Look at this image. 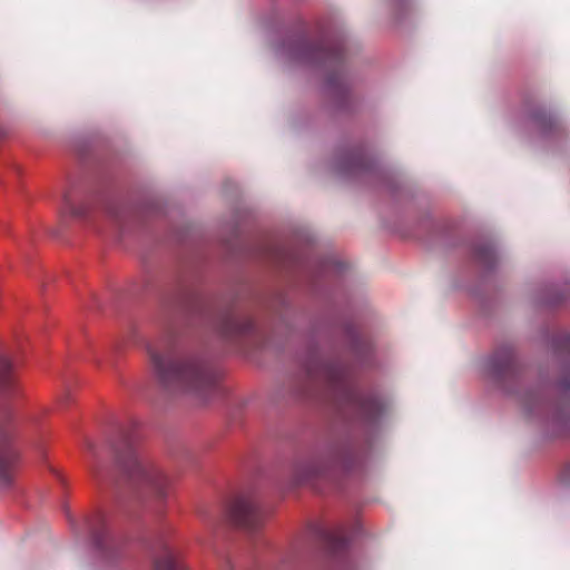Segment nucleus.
I'll list each match as a JSON object with an SVG mask.
<instances>
[{"instance_id":"3","label":"nucleus","mask_w":570,"mask_h":570,"mask_svg":"<svg viewBox=\"0 0 570 570\" xmlns=\"http://www.w3.org/2000/svg\"><path fill=\"white\" fill-rule=\"evenodd\" d=\"M229 518L246 529H256L263 519V513L256 502L248 497H238L233 500L228 509Z\"/></svg>"},{"instance_id":"4","label":"nucleus","mask_w":570,"mask_h":570,"mask_svg":"<svg viewBox=\"0 0 570 570\" xmlns=\"http://www.w3.org/2000/svg\"><path fill=\"white\" fill-rule=\"evenodd\" d=\"M16 459L17 453L9 446L8 439H3L0 442V481L6 485L10 483V475L7 470Z\"/></svg>"},{"instance_id":"6","label":"nucleus","mask_w":570,"mask_h":570,"mask_svg":"<svg viewBox=\"0 0 570 570\" xmlns=\"http://www.w3.org/2000/svg\"><path fill=\"white\" fill-rule=\"evenodd\" d=\"M12 364L6 356L0 358V394H9L13 389Z\"/></svg>"},{"instance_id":"1","label":"nucleus","mask_w":570,"mask_h":570,"mask_svg":"<svg viewBox=\"0 0 570 570\" xmlns=\"http://www.w3.org/2000/svg\"><path fill=\"white\" fill-rule=\"evenodd\" d=\"M148 353L159 383L169 393L203 396L216 383V373L197 357L155 347Z\"/></svg>"},{"instance_id":"9","label":"nucleus","mask_w":570,"mask_h":570,"mask_svg":"<svg viewBox=\"0 0 570 570\" xmlns=\"http://www.w3.org/2000/svg\"><path fill=\"white\" fill-rule=\"evenodd\" d=\"M86 448H87L88 452L94 451V444L89 441L86 443Z\"/></svg>"},{"instance_id":"2","label":"nucleus","mask_w":570,"mask_h":570,"mask_svg":"<svg viewBox=\"0 0 570 570\" xmlns=\"http://www.w3.org/2000/svg\"><path fill=\"white\" fill-rule=\"evenodd\" d=\"M116 465L122 482L138 493L147 491L157 499H165L169 485L168 478L156 468L140 461L131 443L124 444L116 452Z\"/></svg>"},{"instance_id":"5","label":"nucleus","mask_w":570,"mask_h":570,"mask_svg":"<svg viewBox=\"0 0 570 570\" xmlns=\"http://www.w3.org/2000/svg\"><path fill=\"white\" fill-rule=\"evenodd\" d=\"M155 568L156 570H185L176 553L169 548H164L155 559Z\"/></svg>"},{"instance_id":"8","label":"nucleus","mask_w":570,"mask_h":570,"mask_svg":"<svg viewBox=\"0 0 570 570\" xmlns=\"http://www.w3.org/2000/svg\"><path fill=\"white\" fill-rule=\"evenodd\" d=\"M63 206H65V209L68 210L70 214L72 215H81V213L75 210L71 206V200L69 198L68 195H65L63 196Z\"/></svg>"},{"instance_id":"7","label":"nucleus","mask_w":570,"mask_h":570,"mask_svg":"<svg viewBox=\"0 0 570 570\" xmlns=\"http://www.w3.org/2000/svg\"><path fill=\"white\" fill-rule=\"evenodd\" d=\"M252 323L249 321H240L236 317H229L225 324L226 334H240L249 331Z\"/></svg>"}]
</instances>
